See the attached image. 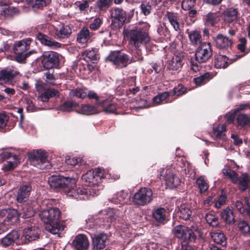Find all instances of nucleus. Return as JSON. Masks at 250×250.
<instances>
[{"instance_id": "412c9836", "label": "nucleus", "mask_w": 250, "mask_h": 250, "mask_svg": "<svg viewBox=\"0 0 250 250\" xmlns=\"http://www.w3.org/2000/svg\"><path fill=\"white\" fill-rule=\"evenodd\" d=\"M214 41L217 48L219 49H228L231 48L233 42L231 39H229L226 36L222 34H219L213 38Z\"/></svg>"}, {"instance_id": "e2e57ef3", "label": "nucleus", "mask_w": 250, "mask_h": 250, "mask_svg": "<svg viewBox=\"0 0 250 250\" xmlns=\"http://www.w3.org/2000/svg\"><path fill=\"white\" fill-rule=\"evenodd\" d=\"M51 1V0H33L31 3H34V6L38 8L46 6Z\"/></svg>"}, {"instance_id": "a878e982", "label": "nucleus", "mask_w": 250, "mask_h": 250, "mask_svg": "<svg viewBox=\"0 0 250 250\" xmlns=\"http://www.w3.org/2000/svg\"><path fill=\"white\" fill-rule=\"evenodd\" d=\"M184 58V56L182 54L174 55L171 60L167 62V68L169 70H178L183 64Z\"/></svg>"}, {"instance_id": "6ab92c4d", "label": "nucleus", "mask_w": 250, "mask_h": 250, "mask_svg": "<svg viewBox=\"0 0 250 250\" xmlns=\"http://www.w3.org/2000/svg\"><path fill=\"white\" fill-rule=\"evenodd\" d=\"M36 39L41 44L53 49L59 48L61 44L42 32L39 31L36 35Z\"/></svg>"}, {"instance_id": "c9c22d12", "label": "nucleus", "mask_w": 250, "mask_h": 250, "mask_svg": "<svg viewBox=\"0 0 250 250\" xmlns=\"http://www.w3.org/2000/svg\"><path fill=\"white\" fill-rule=\"evenodd\" d=\"M213 76L212 72H206L199 77H195L193 79V82L197 86H201L208 82Z\"/></svg>"}, {"instance_id": "7c9ffc66", "label": "nucleus", "mask_w": 250, "mask_h": 250, "mask_svg": "<svg viewBox=\"0 0 250 250\" xmlns=\"http://www.w3.org/2000/svg\"><path fill=\"white\" fill-rule=\"evenodd\" d=\"M93 35L94 34L90 32L88 28L83 27L78 33L77 40L79 43H85L92 41L91 38Z\"/></svg>"}, {"instance_id": "680f3d73", "label": "nucleus", "mask_w": 250, "mask_h": 250, "mask_svg": "<svg viewBox=\"0 0 250 250\" xmlns=\"http://www.w3.org/2000/svg\"><path fill=\"white\" fill-rule=\"evenodd\" d=\"M196 0H183L182 7L185 10H188L192 8L196 2Z\"/></svg>"}, {"instance_id": "c85d7f7f", "label": "nucleus", "mask_w": 250, "mask_h": 250, "mask_svg": "<svg viewBox=\"0 0 250 250\" xmlns=\"http://www.w3.org/2000/svg\"><path fill=\"white\" fill-rule=\"evenodd\" d=\"M221 217L226 224L229 225L234 224L236 222L234 212L229 207L223 210L221 213Z\"/></svg>"}, {"instance_id": "de8ad7c7", "label": "nucleus", "mask_w": 250, "mask_h": 250, "mask_svg": "<svg viewBox=\"0 0 250 250\" xmlns=\"http://www.w3.org/2000/svg\"><path fill=\"white\" fill-rule=\"evenodd\" d=\"M128 193L124 190L117 192L110 201L114 204H118L124 202L127 197Z\"/></svg>"}, {"instance_id": "338daca9", "label": "nucleus", "mask_w": 250, "mask_h": 250, "mask_svg": "<svg viewBox=\"0 0 250 250\" xmlns=\"http://www.w3.org/2000/svg\"><path fill=\"white\" fill-rule=\"evenodd\" d=\"M86 97H87L89 99H94L95 100L96 104L98 105H100V103L102 101H100L99 97L96 93L92 91H88L87 93L86 92Z\"/></svg>"}, {"instance_id": "0e129e2a", "label": "nucleus", "mask_w": 250, "mask_h": 250, "mask_svg": "<svg viewBox=\"0 0 250 250\" xmlns=\"http://www.w3.org/2000/svg\"><path fill=\"white\" fill-rule=\"evenodd\" d=\"M9 116L5 113H0V129H3L7 125Z\"/></svg>"}, {"instance_id": "864d4df0", "label": "nucleus", "mask_w": 250, "mask_h": 250, "mask_svg": "<svg viewBox=\"0 0 250 250\" xmlns=\"http://www.w3.org/2000/svg\"><path fill=\"white\" fill-rule=\"evenodd\" d=\"M250 182V177L247 173H244L239 180L240 188L242 191L246 190L249 187V183Z\"/></svg>"}, {"instance_id": "20e7f679", "label": "nucleus", "mask_w": 250, "mask_h": 250, "mask_svg": "<svg viewBox=\"0 0 250 250\" xmlns=\"http://www.w3.org/2000/svg\"><path fill=\"white\" fill-rule=\"evenodd\" d=\"M149 27L148 24H144L143 26H139L129 30L127 34L129 43L138 50V55H142L140 51V47L145 46L151 40L149 34Z\"/></svg>"}, {"instance_id": "cd10ccee", "label": "nucleus", "mask_w": 250, "mask_h": 250, "mask_svg": "<svg viewBox=\"0 0 250 250\" xmlns=\"http://www.w3.org/2000/svg\"><path fill=\"white\" fill-rule=\"evenodd\" d=\"M223 14L225 21L229 23L236 22L238 19V11L237 8H227L224 11Z\"/></svg>"}, {"instance_id": "9b49d317", "label": "nucleus", "mask_w": 250, "mask_h": 250, "mask_svg": "<svg viewBox=\"0 0 250 250\" xmlns=\"http://www.w3.org/2000/svg\"><path fill=\"white\" fill-rule=\"evenodd\" d=\"M212 56V47L209 42L201 43L195 50V59L199 63L206 62Z\"/></svg>"}, {"instance_id": "f704fd0d", "label": "nucleus", "mask_w": 250, "mask_h": 250, "mask_svg": "<svg viewBox=\"0 0 250 250\" xmlns=\"http://www.w3.org/2000/svg\"><path fill=\"white\" fill-rule=\"evenodd\" d=\"M113 0H98L95 3V6L101 11H106L112 4ZM124 0H114V3L119 4Z\"/></svg>"}, {"instance_id": "473e14b6", "label": "nucleus", "mask_w": 250, "mask_h": 250, "mask_svg": "<svg viewBox=\"0 0 250 250\" xmlns=\"http://www.w3.org/2000/svg\"><path fill=\"white\" fill-rule=\"evenodd\" d=\"M188 34L190 44L194 46H196L200 44L202 41V35L200 31L198 30H192L188 31V29L186 31Z\"/></svg>"}, {"instance_id": "603ef678", "label": "nucleus", "mask_w": 250, "mask_h": 250, "mask_svg": "<svg viewBox=\"0 0 250 250\" xmlns=\"http://www.w3.org/2000/svg\"><path fill=\"white\" fill-rule=\"evenodd\" d=\"M205 218L207 222L213 227H217L219 225L218 217L213 214L207 213Z\"/></svg>"}, {"instance_id": "09e8293b", "label": "nucleus", "mask_w": 250, "mask_h": 250, "mask_svg": "<svg viewBox=\"0 0 250 250\" xmlns=\"http://www.w3.org/2000/svg\"><path fill=\"white\" fill-rule=\"evenodd\" d=\"M15 75L11 70L3 69L0 71V81H4L6 82L12 81Z\"/></svg>"}, {"instance_id": "dca6fc26", "label": "nucleus", "mask_w": 250, "mask_h": 250, "mask_svg": "<svg viewBox=\"0 0 250 250\" xmlns=\"http://www.w3.org/2000/svg\"><path fill=\"white\" fill-rule=\"evenodd\" d=\"M0 216L5 217L4 221L8 225H14L19 221L20 215L17 209L8 208L0 210Z\"/></svg>"}, {"instance_id": "f3484780", "label": "nucleus", "mask_w": 250, "mask_h": 250, "mask_svg": "<svg viewBox=\"0 0 250 250\" xmlns=\"http://www.w3.org/2000/svg\"><path fill=\"white\" fill-rule=\"evenodd\" d=\"M92 239V245L93 249L96 250H101L106 246L107 240L106 234L101 232L97 233H89Z\"/></svg>"}, {"instance_id": "58836bf2", "label": "nucleus", "mask_w": 250, "mask_h": 250, "mask_svg": "<svg viewBox=\"0 0 250 250\" xmlns=\"http://www.w3.org/2000/svg\"><path fill=\"white\" fill-rule=\"evenodd\" d=\"M79 105V104L74 101L67 100L61 104L58 108L61 111L69 112Z\"/></svg>"}, {"instance_id": "bf43d9fd", "label": "nucleus", "mask_w": 250, "mask_h": 250, "mask_svg": "<svg viewBox=\"0 0 250 250\" xmlns=\"http://www.w3.org/2000/svg\"><path fill=\"white\" fill-rule=\"evenodd\" d=\"M240 43L237 45V49L241 51V53H243L242 55L244 56L248 54L250 51H246V46L247 43V40L245 38H241L239 39Z\"/></svg>"}, {"instance_id": "8fccbe9b", "label": "nucleus", "mask_w": 250, "mask_h": 250, "mask_svg": "<svg viewBox=\"0 0 250 250\" xmlns=\"http://www.w3.org/2000/svg\"><path fill=\"white\" fill-rule=\"evenodd\" d=\"M196 183L198 185L201 193H204L207 191L208 188V185L205 180L204 176H200L197 179Z\"/></svg>"}, {"instance_id": "2eb2a0df", "label": "nucleus", "mask_w": 250, "mask_h": 250, "mask_svg": "<svg viewBox=\"0 0 250 250\" xmlns=\"http://www.w3.org/2000/svg\"><path fill=\"white\" fill-rule=\"evenodd\" d=\"M164 20L167 21L173 28L175 31L179 32L181 30V26H183L184 22L180 18L179 14L167 11L165 15Z\"/></svg>"}, {"instance_id": "774afa93", "label": "nucleus", "mask_w": 250, "mask_h": 250, "mask_svg": "<svg viewBox=\"0 0 250 250\" xmlns=\"http://www.w3.org/2000/svg\"><path fill=\"white\" fill-rule=\"evenodd\" d=\"M75 4L77 6L81 11H84L86 10L89 7V3L88 0H85L83 2L77 1L76 2Z\"/></svg>"}, {"instance_id": "79ce46f5", "label": "nucleus", "mask_w": 250, "mask_h": 250, "mask_svg": "<svg viewBox=\"0 0 250 250\" xmlns=\"http://www.w3.org/2000/svg\"><path fill=\"white\" fill-rule=\"evenodd\" d=\"M236 121L241 128H246L250 126V119L246 114H238L236 117Z\"/></svg>"}, {"instance_id": "4468645a", "label": "nucleus", "mask_w": 250, "mask_h": 250, "mask_svg": "<svg viewBox=\"0 0 250 250\" xmlns=\"http://www.w3.org/2000/svg\"><path fill=\"white\" fill-rule=\"evenodd\" d=\"M244 57V55H236L232 58L229 59L225 55H215L212 61L214 66L216 68H226L229 64Z\"/></svg>"}, {"instance_id": "f257e3e1", "label": "nucleus", "mask_w": 250, "mask_h": 250, "mask_svg": "<svg viewBox=\"0 0 250 250\" xmlns=\"http://www.w3.org/2000/svg\"><path fill=\"white\" fill-rule=\"evenodd\" d=\"M48 182L51 188L62 189L67 195L77 200H85L91 195L89 189L76 187L75 178L54 175L48 178Z\"/></svg>"}, {"instance_id": "39448f33", "label": "nucleus", "mask_w": 250, "mask_h": 250, "mask_svg": "<svg viewBox=\"0 0 250 250\" xmlns=\"http://www.w3.org/2000/svg\"><path fill=\"white\" fill-rule=\"evenodd\" d=\"M143 59L142 55H140L136 58L123 52L121 50L111 51L105 58L106 62L111 63L116 68L122 69L126 67L129 64L137 61Z\"/></svg>"}, {"instance_id": "a18cd8bd", "label": "nucleus", "mask_w": 250, "mask_h": 250, "mask_svg": "<svg viewBox=\"0 0 250 250\" xmlns=\"http://www.w3.org/2000/svg\"><path fill=\"white\" fill-rule=\"evenodd\" d=\"M218 21V16L216 13L209 12L204 17L205 23L211 26H214Z\"/></svg>"}, {"instance_id": "e433bc0d", "label": "nucleus", "mask_w": 250, "mask_h": 250, "mask_svg": "<svg viewBox=\"0 0 250 250\" xmlns=\"http://www.w3.org/2000/svg\"><path fill=\"white\" fill-rule=\"evenodd\" d=\"M100 106L103 108V110L106 113H114L117 109V104L110 101L108 99H105L100 103Z\"/></svg>"}, {"instance_id": "c03bdc74", "label": "nucleus", "mask_w": 250, "mask_h": 250, "mask_svg": "<svg viewBox=\"0 0 250 250\" xmlns=\"http://www.w3.org/2000/svg\"><path fill=\"white\" fill-rule=\"evenodd\" d=\"M170 96V92L168 91L159 93L153 98L152 101L154 104L157 105L163 104L164 101H166L165 103H168L167 99Z\"/></svg>"}, {"instance_id": "6e6d98bb", "label": "nucleus", "mask_w": 250, "mask_h": 250, "mask_svg": "<svg viewBox=\"0 0 250 250\" xmlns=\"http://www.w3.org/2000/svg\"><path fill=\"white\" fill-rule=\"evenodd\" d=\"M103 23V19L99 17H96L90 21L88 27L91 30L96 31L100 28Z\"/></svg>"}, {"instance_id": "5fc2aeb1", "label": "nucleus", "mask_w": 250, "mask_h": 250, "mask_svg": "<svg viewBox=\"0 0 250 250\" xmlns=\"http://www.w3.org/2000/svg\"><path fill=\"white\" fill-rule=\"evenodd\" d=\"M239 230L244 235H250V226L246 221H241L238 224Z\"/></svg>"}, {"instance_id": "72a5a7b5", "label": "nucleus", "mask_w": 250, "mask_h": 250, "mask_svg": "<svg viewBox=\"0 0 250 250\" xmlns=\"http://www.w3.org/2000/svg\"><path fill=\"white\" fill-rule=\"evenodd\" d=\"M55 35L60 39L68 38L72 33V30L69 26L62 24L55 29Z\"/></svg>"}, {"instance_id": "5701e85b", "label": "nucleus", "mask_w": 250, "mask_h": 250, "mask_svg": "<svg viewBox=\"0 0 250 250\" xmlns=\"http://www.w3.org/2000/svg\"><path fill=\"white\" fill-rule=\"evenodd\" d=\"M73 245L76 250H87L89 243L85 235L79 234L73 241Z\"/></svg>"}, {"instance_id": "2f4dec72", "label": "nucleus", "mask_w": 250, "mask_h": 250, "mask_svg": "<svg viewBox=\"0 0 250 250\" xmlns=\"http://www.w3.org/2000/svg\"><path fill=\"white\" fill-rule=\"evenodd\" d=\"M210 237L216 244L222 247H226L227 246V238L226 235L223 232H212L210 233Z\"/></svg>"}, {"instance_id": "052dcab7", "label": "nucleus", "mask_w": 250, "mask_h": 250, "mask_svg": "<svg viewBox=\"0 0 250 250\" xmlns=\"http://www.w3.org/2000/svg\"><path fill=\"white\" fill-rule=\"evenodd\" d=\"M71 92L73 96L79 99H84L87 96L86 92L81 88H76L72 90Z\"/></svg>"}, {"instance_id": "aec40b11", "label": "nucleus", "mask_w": 250, "mask_h": 250, "mask_svg": "<svg viewBox=\"0 0 250 250\" xmlns=\"http://www.w3.org/2000/svg\"><path fill=\"white\" fill-rule=\"evenodd\" d=\"M164 170L161 172V176L165 180L167 186L171 188H176L181 183L180 179L175 174L171 172L170 169H166L164 173Z\"/></svg>"}, {"instance_id": "ea45409f", "label": "nucleus", "mask_w": 250, "mask_h": 250, "mask_svg": "<svg viewBox=\"0 0 250 250\" xmlns=\"http://www.w3.org/2000/svg\"><path fill=\"white\" fill-rule=\"evenodd\" d=\"M213 134L216 138L219 140H225L226 135L225 132L227 131L226 125L224 124L218 125L213 128Z\"/></svg>"}, {"instance_id": "3c124183", "label": "nucleus", "mask_w": 250, "mask_h": 250, "mask_svg": "<svg viewBox=\"0 0 250 250\" xmlns=\"http://www.w3.org/2000/svg\"><path fill=\"white\" fill-rule=\"evenodd\" d=\"M114 210L113 208H109L105 211L106 213L104 214V217L103 218L104 222H105L104 220H105L107 223H112L116 220L117 216L114 212Z\"/></svg>"}, {"instance_id": "0eeeda50", "label": "nucleus", "mask_w": 250, "mask_h": 250, "mask_svg": "<svg viewBox=\"0 0 250 250\" xmlns=\"http://www.w3.org/2000/svg\"><path fill=\"white\" fill-rule=\"evenodd\" d=\"M105 178L104 171L100 168L88 171L83 174L82 179L86 186L94 187L98 186L102 180Z\"/></svg>"}, {"instance_id": "423d86ee", "label": "nucleus", "mask_w": 250, "mask_h": 250, "mask_svg": "<svg viewBox=\"0 0 250 250\" xmlns=\"http://www.w3.org/2000/svg\"><path fill=\"white\" fill-rule=\"evenodd\" d=\"M33 41L32 38H27L15 42L13 50L15 55V60L16 61L19 63H25L27 58L36 53L37 52L35 50H29Z\"/></svg>"}, {"instance_id": "7ed1b4c3", "label": "nucleus", "mask_w": 250, "mask_h": 250, "mask_svg": "<svg viewBox=\"0 0 250 250\" xmlns=\"http://www.w3.org/2000/svg\"><path fill=\"white\" fill-rule=\"evenodd\" d=\"M61 211L58 208H51L43 210L39 214L42 222L45 224V229L52 234L59 233L63 230V226L59 221Z\"/></svg>"}, {"instance_id": "6e6552de", "label": "nucleus", "mask_w": 250, "mask_h": 250, "mask_svg": "<svg viewBox=\"0 0 250 250\" xmlns=\"http://www.w3.org/2000/svg\"><path fill=\"white\" fill-rule=\"evenodd\" d=\"M58 53L54 51H45L40 57L43 67L46 69L58 68L60 65V57Z\"/></svg>"}, {"instance_id": "69168bd1", "label": "nucleus", "mask_w": 250, "mask_h": 250, "mask_svg": "<svg viewBox=\"0 0 250 250\" xmlns=\"http://www.w3.org/2000/svg\"><path fill=\"white\" fill-rule=\"evenodd\" d=\"M81 159L78 157H74L70 156H67L65 157V163L70 166H76L78 164Z\"/></svg>"}, {"instance_id": "bb28decb", "label": "nucleus", "mask_w": 250, "mask_h": 250, "mask_svg": "<svg viewBox=\"0 0 250 250\" xmlns=\"http://www.w3.org/2000/svg\"><path fill=\"white\" fill-rule=\"evenodd\" d=\"M0 5L1 6L0 15L5 18H11L19 13L17 8L7 5L5 2H0Z\"/></svg>"}, {"instance_id": "9d476101", "label": "nucleus", "mask_w": 250, "mask_h": 250, "mask_svg": "<svg viewBox=\"0 0 250 250\" xmlns=\"http://www.w3.org/2000/svg\"><path fill=\"white\" fill-rule=\"evenodd\" d=\"M153 200V191L148 188H140L133 195L132 201L134 204L145 206Z\"/></svg>"}, {"instance_id": "13d9d810", "label": "nucleus", "mask_w": 250, "mask_h": 250, "mask_svg": "<svg viewBox=\"0 0 250 250\" xmlns=\"http://www.w3.org/2000/svg\"><path fill=\"white\" fill-rule=\"evenodd\" d=\"M140 8L142 13L145 16H147L151 13L152 10V6L149 2H143L141 5Z\"/></svg>"}, {"instance_id": "393cba45", "label": "nucleus", "mask_w": 250, "mask_h": 250, "mask_svg": "<svg viewBox=\"0 0 250 250\" xmlns=\"http://www.w3.org/2000/svg\"><path fill=\"white\" fill-rule=\"evenodd\" d=\"M19 237L20 235L18 232L17 230H13L0 240V245L5 248L13 245Z\"/></svg>"}, {"instance_id": "4d7b16f0", "label": "nucleus", "mask_w": 250, "mask_h": 250, "mask_svg": "<svg viewBox=\"0 0 250 250\" xmlns=\"http://www.w3.org/2000/svg\"><path fill=\"white\" fill-rule=\"evenodd\" d=\"M35 214V211L33 208L28 206H25L23 208L22 211L20 213V216L23 218H29Z\"/></svg>"}, {"instance_id": "f03ea898", "label": "nucleus", "mask_w": 250, "mask_h": 250, "mask_svg": "<svg viewBox=\"0 0 250 250\" xmlns=\"http://www.w3.org/2000/svg\"><path fill=\"white\" fill-rule=\"evenodd\" d=\"M174 235L182 243V246L189 245L191 243H194L198 237L202 236L201 229L196 224L190 227L179 225L176 226L173 230Z\"/></svg>"}, {"instance_id": "4c0bfd02", "label": "nucleus", "mask_w": 250, "mask_h": 250, "mask_svg": "<svg viewBox=\"0 0 250 250\" xmlns=\"http://www.w3.org/2000/svg\"><path fill=\"white\" fill-rule=\"evenodd\" d=\"M179 217L185 221H192L193 217L192 216V211L185 205H181L179 209L178 212Z\"/></svg>"}, {"instance_id": "c756f323", "label": "nucleus", "mask_w": 250, "mask_h": 250, "mask_svg": "<svg viewBox=\"0 0 250 250\" xmlns=\"http://www.w3.org/2000/svg\"><path fill=\"white\" fill-rule=\"evenodd\" d=\"M60 97L59 91L54 88H47L44 89L40 95L39 99L42 102H47L51 98H58Z\"/></svg>"}, {"instance_id": "a211bd4d", "label": "nucleus", "mask_w": 250, "mask_h": 250, "mask_svg": "<svg viewBox=\"0 0 250 250\" xmlns=\"http://www.w3.org/2000/svg\"><path fill=\"white\" fill-rule=\"evenodd\" d=\"M32 190V186L29 183L23 184L18 188L16 201L19 203H24L28 201Z\"/></svg>"}, {"instance_id": "b1692460", "label": "nucleus", "mask_w": 250, "mask_h": 250, "mask_svg": "<svg viewBox=\"0 0 250 250\" xmlns=\"http://www.w3.org/2000/svg\"><path fill=\"white\" fill-rule=\"evenodd\" d=\"M82 57L87 62H91L93 64H97L100 59L98 49L95 48L85 50L82 53Z\"/></svg>"}, {"instance_id": "4be33fe9", "label": "nucleus", "mask_w": 250, "mask_h": 250, "mask_svg": "<svg viewBox=\"0 0 250 250\" xmlns=\"http://www.w3.org/2000/svg\"><path fill=\"white\" fill-rule=\"evenodd\" d=\"M166 214L164 208H157L153 209L151 218L157 223L164 225L167 222Z\"/></svg>"}, {"instance_id": "49530a36", "label": "nucleus", "mask_w": 250, "mask_h": 250, "mask_svg": "<svg viewBox=\"0 0 250 250\" xmlns=\"http://www.w3.org/2000/svg\"><path fill=\"white\" fill-rule=\"evenodd\" d=\"M157 31L158 33L164 38L168 39H170L171 36L170 31L165 23L160 24Z\"/></svg>"}, {"instance_id": "a19ab883", "label": "nucleus", "mask_w": 250, "mask_h": 250, "mask_svg": "<svg viewBox=\"0 0 250 250\" xmlns=\"http://www.w3.org/2000/svg\"><path fill=\"white\" fill-rule=\"evenodd\" d=\"M79 112L85 115H92L99 112L97 106L83 104L81 105Z\"/></svg>"}, {"instance_id": "f8f14e48", "label": "nucleus", "mask_w": 250, "mask_h": 250, "mask_svg": "<svg viewBox=\"0 0 250 250\" xmlns=\"http://www.w3.org/2000/svg\"><path fill=\"white\" fill-rule=\"evenodd\" d=\"M126 13L122 9L115 8L111 11V28L115 31L122 28L126 20Z\"/></svg>"}, {"instance_id": "1a4fd4ad", "label": "nucleus", "mask_w": 250, "mask_h": 250, "mask_svg": "<svg viewBox=\"0 0 250 250\" xmlns=\"http://www.w3.org/2000/svg\"><path fill=\"white\" fill-rule=\"evenodd\" d=\"M47 152L42 150H34L29 153L28 158L31 165L43 169L48 166Z\"/></svg>"}, {"instance_id": "37998d69", "label": "nucleus", "mask_w": 250, "mask_h": 250, "mask_svg": "<svg viewBox=\"0 0 250 250\" xmlns=\"http://www.w3.org/2000/svg\"><path fill=\"white\" fill-rule=\"evenodd\" d=\"M188 89L182 84H178L177 86L174 87L170 92V96H174L176 99L184 94L187 93Z\"/></svg>"}, {"instance_id": "ddd939ff", "label": "nucleus", "mask_w": 250, "mask_h": 250, "mask_svg": "<svg viewBox=\"0 0 250 250\" xmlns=\"http://www.w3.org/2000/svg\"><path fill=\"white\" fill-rule=\"evenodd\" d=\"M41 230L38 226L31 224L23 229L22 238L24 243L37 240L40 238Z\"/></svg>"}]
</instances>
